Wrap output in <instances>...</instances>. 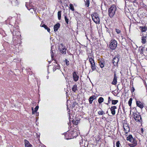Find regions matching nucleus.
I'll return each instance as SVG.
<instances>
[{"mask_svg":"<svg viewBox=\"0 0 147 147\" xmlns=\"http://www.w3.org/2000/svg\"><path fill=\"white\" fill-rule=\"evenodd\" d=\"M69 8L72 11H74V6L73 4H69Z\"/></svg>","mask_w":147,"mask_h":147,"instance_id":"obj_23","label":"nucleus"},{"mask_svg":"<svg viewBox=\"0 0 147 147\" xmlns=\"http://www.w3.org/2000/svg\"><path fill=\"white\" fill-rule=\"evenodd\" d=\"M108 99H109V100H108V102L109 103L110 101L111 100V99L110 97H108Z\"/></svg>","mask_w":147,"mask_h":147,"instance_id":"obj_35","label":"nucleus"},{"mask_svg":"<svg viewBox=\"0 0 147 147\" xmlns=\"http://www.w3.org/2000/svg\"><path fill=\"white\" fill-rule=\"evenodd\" d=\"M65 63L66 65H69V61L67 60L66 59L65 60Z\"/></svg>","mask_w":147,"mask_h":147,"instance_id":"obj_32","label":"nucleus"},{"mask_svg":"<svg viewBox=\"0 0 147 147\" xmlns=\"http://www.w3.org/2000/svg\"><path fill=\"white\" fill-rule=\"evenodd\" d=\"M41 26L44 27L45 29L47 30L48 32H50V29L45 24H43L42 26Z\"/></svg>","mask_w":147,"mask_h":147,"instance_id":"obj_18","label":"nucleus"},{"mask_svg":"<svg viewBox=\"0 0 147 147\" xmlns=\"http://www.w3.org/2000/svg\"><path fill=\"white\" fill-rule=\"evenodd\" d=\"M135 90V89H134V88L133 87H132V88H131V92H133Z\"/></svg>","mask_w":147,"mask_h":147,"instance_id":"obj_34","label":"nucleus"},{"mask_svg":"<svg viewBox=\"0 0 147 147\" xmlns=\"http://www.w3.org/2000/svg\"><path fill=\"white\" fill-rule=\"evenodd\" d=\"M117 76L116 74L115 73L114 74V77L113 80L112 82V84L115 85L117 84Z\"/></svg>","mask_w":147,"mask_h":147,"instance_id":"obj_11","label":"nucleus"},{"mask_svg":"<svg viewBox=\"0 0 147 147\" xmlns=\"http://www.w3.org/2000/svg\"><path fill=\"white\" fill-rule=\"evenodd\" d=\"M147 35V34H143V35H142V37L141 39V42L143 44H145L146 42Z\"/></svg>","mask_w":147,"mask_h":147,"instance_id":"obj_9","label":"nucleus"},{"mask_svg":"<svg viewBox=\"0 0 147 147\" xmlns=\"http://www.w3.org/2000/svg\"><path fill=\"white\" fill-rule=\"evenodd\" d=\"M36 111H35V110L34 111H32V114H34V113Z\"/></svg>","mask_w":147,"mask_h":147,"instance_id":"obj_37","label":"nucleus"},{"mask_svg":"<svg viewBox=\"0 0 147 147\" xmlns=\"http://www.w3.org/2000/svg\"><path fill=\"white\" fill-rule=\"evenodd\" d=\"M99 65H100V67L101 68H103L104 66L105 63H104V62L103 61H99Z\"/></svg>","mask_w":147,"mask_h":147,"instance_id":"obj_20","label":"nucleus"},{"mask_svg":"<svg viewBox=\"0 0 147 147\" xmlns=\"http://www.w3.org/2000/svg\"><path fill=\"white\" fill-rule=\"evenodd\" d=\"M92 20L96 24H99L100 19L99 18V15L97 13H94L91 15Z\"/></svg>","mask_w":147,"mask_h":147,"instance_id":"obj_3","label":"nucleus"},{"mask_svg":"<svg viewBox=\"0 0 147 147\" xmlns=\"http://www.w3.org/2000/svg\"><path fill=\"white\" fill-rule=\"evenodd\" d=\"M127 140L132 143V144H130L129 145V146L131 147H134L137 145V141L133 138L131 135H129L127 137Z\"/></svg>","mask_w":147,"mask_h":147,"instance_id":"obj_2","label":"nucleus"},{"mask_svg":"<svg viewBox=\"0 0 147 147\" xmlns=\"http://www.w3.org/2000/svg\"><path fill=\"white\" fill-rule=\"evenodd\" d=\"M119 60V58L118 57H115L112 61L114 65H115L117 64Z\"/></svg>","mask_w":147,"mask_h":147,"instance_id":"obj_10","label":"nucleus"},{"mask_svg":"<svg viewBox=\"0 0 147 147\" xmlns=\"http://www.w3.org/2000/svg\"><path fill=\"white\" fill-rule=\"evenodd\" d=\"M139 29L141 30V32H142V35H143V34H145L146 33V32H145L147 30V28L145 26H140L139 27Z\"/></svg>","mask_w":147,"mask_h":147,"instance_id":"obj_8","label":"nucleus"},{"mask_svg":"<svg viewBox=\"0 0 147 147\" xmlns=\"http://www.w3.org/2000/svg\"><path fill=\"white\" fill-rule=\"evenodd\" d=\"M123 127L125 133H127L129 131V128L128 124L127 123L123 124Z\"/></svg>","mask_w":147,"mask_h":147,"instance_id":"obj_7","label":"nucleus"},{"mask_svg":"<svg viewBox=\"0 0 147 147\" xmlns=\"http://www.w3.org/2000/svg\"><path fill=\"white\" fill-rule=\"evenodd\" d=\"M133 115L134 118L137 122L140 123L142 122L141 117L140 114L136 113H134Z\"/></svg>","mask_w":147,"mask_h":147,"instance_id":"obj_5","label":"nucleus"},{"mask_svg":"<svg viewBox=\"0 0 147 147\" xmlns=\"http://www.w3.org/2000/svg\"><path fill=\"white\" fill-rule=\"evenodd\" d=\"M146 51H147V48H146Z\"/></svg>","mask_w":147,"mask_h":147,"instance_id":"obj_41","label":"nucleus"},{"mask_svg":"<svg viewBox=\"0 0 147 147\" xmlns=\"http://www.w3.org/2000/svg\"><path fill=\"white\" fill-rule=\"evenodd\" d=\"M77 85H75L73 86L72 88V90L74 92H75L77 90Z\"/></svg>","mask_w":147,"mask_h":147,"instance_id":"obj_24","label":"nucleus"},{"mask_svg":"<svg viewBox=\"0 0 147 147\" xmlns=\"http://www.w3.org/2000/svg\"><path fill=\"white\" fill-rule=\"evenodd\" d=\"M51 57H53V55H51Z\"/></svg>","mask_w":147,"mask_h":147,"instance_id":"obj_40","label":"nucleus"},{"mask_svg":"<svg viewBox=\"0 0 147 147\" xmlns=\"http://www.w3.org/2000/svg\"><path fill=\"white\" fill-rule=\"evenodd\" d=\"M103 100H104V99L102 97H100L98 98V102L99 103H102V102H103Z\"/></svg>","mask_w":147,"mask_h":147,"instance_id":"obj_21","label":"nucleus"},{"mask_svg":"<svg viewBox=\"0 0 147 147\" xmlns=\"http://www.w3.org/2000/svg\"><path fill=\"white\" fill-rule=\"evenodd\" d=\"M96 99V97L95 95H93L90 96L89 99V102L90 104L92 103L93 101Z\"/></svg>","mask_w":147,"mask_h":147,"instance_id":"obj_14","label":"nucleus"},{"mask_svg":"<svg viewBox=\"0 0 147 147\" xmlns=\"http://www.w3.org/2000/svg\"><path fill=\"white\" fill-rule=\"evenodd\" d=\"M60 24L58 23L55 24L54 27V30L55 32L57 31L60 27Z\"/></svg>","mask_w":147,"mask_h":147,"instance_id":"obj_17","label":"nucleus"},{"mask_svg":"<svg viewBox=\"0 0 147 147\" xmlns=\"http://www.w3.org/2000/svg\"><path fill=\"white\" fill-rule=\"evenodd\" d=\"M118 102V100H112V103L113 105H115Z\"/></svg>","mask_w":147,"mask_h":147,"instance_id":"obj_25","label":"nucleus"},{"mask_svg":"<svg viewBox=\"0 0 147 147\" xmlns=\"http://www.w3.org/2000/svg\"><path fill=\"white\" fill-rule=\"evenodd\" d=\"M38 109V106H37L34 109L35 111H36Z\"/></svg>","mask_w":147,"mask_h":147,"instance_id":"obj_33","label":"nucleus"},{"mask_svg":"<svg viewBox=\"0 0 147 147\" xmlns=\"http://www.w3.org/2000/svg\"><path fill=\"white\" fill-rule=\"evenodd\" d=\"M132 99L131 98L129 101H128V104L130 106H131V103H132Z\"/></svg>","mask_w":147,"mask_h":147,"instance_id":"obj_28","label":"nucleus"},{"mask_svg":"<svg viewBox=\"0 0 147 147\" xmlns=\"http://www.w3.org/2000/svg\"><path fill=\"white\" fill-rule=\"evenodd\" d=\"M61 11H59L58 12V18L59 20L61 19Z\"/></svg>","mask_w":147,"mask_h":147,"instance_id":"obj_22","label":"nucleus"},{"mask_svg":"<svg viewBox=\"0 0 147 147\" xmlns=\"http://www.w3.org/2000/svg\"><path fill=\"white\" fill-rule=\"evenodd\" d=\"M120 143L119 141H117L116 143V146L117 147H120Z\"/></svg>","mask_w":147,"mask_h":147,"instance_id":"obj_30","label":"nucleus"},{"mask_svg":"<svg viewBox=\"0 0 147 147\" xmlns=\"http://www.w3.org/2000/svg\"><path fill=\"white\" fill-rule=\"evenodd\" d=\"M115 30L117 34H119L120 32V31L118 29H116Z\"/></svg>","mask_w":147,"mask_h":147,"instance_id":"obj_31","label":"nucleus"},{"mask_svg":"<svg viewBox=\"0 0 147 147\" xmlns=\"http://www.w3.org/2000/svg\"><path fill=\"white\" fill-rule=\"evenodd\" d=\"M73 77L74 80L75 81H77L78 79L79 76H78L76 74L75 72H74L73 74Z\"/></svg>","mask_w":147,"mask_h":147,"instance_id":"obj_15","label":"nucleus"},{"mask_svg":"<svg viewBox=\"0 0 147 147\" xmlns=\"http://www.w3.org/2000/svg\"><path fill=\"white\" fill-rule=\"evenodd\" d=\"M61 46L62 47H63V44H61Z\"/></svg>","mask_w":147,"mask_h":147,"instance_id":"obj_39","label":"nucleus"},{"mask_svg":"<svg viewBox=\"0 0 147 147\" xmlns=\"http://www.w3.org/2000/svg\"><path fill=\"white\" fill-rule=\"evenodd\" d=\"M117 42L116 40H112L110 41L109 45L110 48L112 50L115 49L117 47Z\"/></svg>","mask_w":147,"mask_h":147,"instance_id":"obj_4","label":"nucleus"},{"mask_svg":"<svg viewBox=\"0 0 147 147\" xmlns=\"http://www.w3.org/2000/svg\"><path fill=\"white\" fill-rule=\"evenodd\" d=\"M116 10V7L114 5H112L109 9V14L111 18H112L113 16L115 13Z\"/></svg>","mask_w":147,"mask_h":147,"instance_id":"obj_1","label":"nucleus"},{"mask_svg":"<svg viewBox=\"0 0 147 147\" xmlns=\"http://www.w3.org/2000/svg\"><path fill=\"white\" fill-rule=\"evenodd\" d=\"M32 111H34V108L33 107L32 108Z\"/></svg>","mask_w":147,"mask_h":147,"instance_id":"obj_38","label":"nucleus"},{"mask_svg":"<svg viewBox=\"0 0 147 147\" xmlns=\"http://www.w3.org/2000/svg\"><path fill=\"white\" fill-rule=\"evenodd\" d=\"M60 51L62 54H65L66 53V49L64 47L62 48V49L60 50Z\"/></svg>","mask_w":147,"mask_h":147,"instance_id":"obj_19","label":"nucleus"},{"mask_svg":"<svg viewBox=\"0 0 147 147\" xmlns=\"http://www.w3.org/2000/svg\"><path fill=\"white\" fill-rule=\"evenodd\" d=\"M90 2L89 0H86V3L85 4V5L87 7L89 6Z\"/></svg>","mask_w":147,"mask_h":147,"instance_id":"obj_27","label":"nucleus"},{"mask_svg":"<svg viewBox=\"0 0 147 147\" xmlns=\"http://www.w3.org/2000/svg\"><path fill=\"white\" fill-rule=\"evenodd\" d=\"M65 21L67 23V24H68V22H69V19L67 18V17L66 16H65Z\"/></svg>","mask_w":147,"mask_h":147,"instance_id":"obj_29","label":"nucleus"},{"mask_svg":"<svg viewBox=\"0 0 147 147\" xmlns=\"http://www.w3.org/2000/svg\"><path fill=\"white\" fill-rule=\"evenodd\" d=\"M98 114L99 115H102L103 114H105V113L102 111H100L98 112Z\"/></svg>","mask_w":147,"mask_h":147,"instance_id":"obj_26","label":"nucleus"},{"mask_svg":"<svg viewBox=\"0 0 147 147\" xmlns=\"http://www.w3.org/2000/svg\"><path fill=\"white\" fill-rule=\"evenodd\" d=\"M136 104L137 106L141 109H142L144 107V106L142 103L139 101H136Z\"/></svg>","mask_w":147,"mask_h":147,"instance_id":"obj_13","label":"nucleus"},{"mask_svg":"<svg viewBox=\"0 0 147 147\" xmlns=\"http://www.w3.org/2000/svg\"><path fill=\"white\" fill-rule=\"evenodd\" d=\"M117 109V107L115 106L111 107L110 108L111 113L113 115H115V109Z\"/></svg>","mask_w":147,"mask_h":147,"instance_id":"obj_12","label":"nucleus"},{"mask_svg":"<svg viewBox=\"0 0 147 147\" xmlns=\"http://www.w3.org/2000/svg\"><path fill=\"white\" fill-rule=\"evenodd\" d=\"M25 147H32V145L26 140H25Z\"/></svg>","mask_w":147,"mask_h":147,"instance_id":"obj_16","label":"nucleus"},{"mask_svg":"<svg viewBox=\"0 0 147 147\" xmlns=\"http://www.w3.org/2000/svg\"><path fill=\"white\" fill-rule=\"evenodd\" d=\"M89 61L91 64V68L93 70H95L96 69L95 66V63L93 59L92 58H89Z\"/></svg>","mask_w":147,"mask_h":147,"instance_id":"obj_6","label":"nucleus"},{"mask_svg":"<svg viewBox=\"0 0 147 147\" xmlns=\"http://www.w3.org/2000/svg\"><path fill=\"white\" fill-rule=\"evenodd\" d=\"M73 122L74 124L77 125L78 123V122H76L75 121V122H74V121H73Z\"/></svg>","mask_w":147,"mask_h":147,"instance_id":"obj_36","label":"nucleus"}]
</instances>
